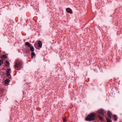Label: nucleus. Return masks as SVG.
Masks as SVG:
<instances>
[{"instance_id":"obj_1","label":"nucleus","mask_w":122,"mask_h":122,"mask_svg":"<svg viewBox=\"0 0 122 122\" xmlns=\"http://www.w3.org/2000/svg\"><path fill=\"white\" fill-rule=\"evenodd\" d=\"M14 66L15 70H19L22 67V63L21 61H18L15 63Z\"/></svg>"},{"instance_id":"obj_2","label":"nucleus","mask_w":122,"mask_h":122,"mask_svg":"<svg viewBox=\"0 0 122 122\" xmlns=\"http://www.w3.org/2000/svg\"><path fill=\"white\" fill-rule=\"evenodd\" d=\"M95 119V115L93 114L88 115L86 117V120L87 121H91L94 120Z\"/></svg>"},{"instance_id":"obj_3","label":"nucleus","mask_w":122,"mask_h":122,"mask_svg":"<svg viewBox=\"0 0 122 122\" xmlns=\"http://www.w3.org/2000/svg\"><path fill=\"white\" fill-rule=\"evenodd\" d=\"M97 113L100 115H103L105 113V111L103 110L100 109L97 112Z\"/></svg>"},{"instance_id":"obj_4","label":"nucleus","mask_w":122,"mask_h":122,"mask_svg":"<svg viewBox=\"0 0 122 122\" xmlns=\"http://www.w3.org/2000/svg\"><path fill=\"white\" fill-rule=\"evenodd\" d=\"M10 68H8L7 69L6 71V75L8 76H10Z\"/></svg>"},{"instance_id":"obj_5","label":"nucleus","mask_w":122,"mask_h":122,"mask_svg":"<svg viewBox=\"0 0 122 122\" xmlns=\"http://www.w3.org/2000/svg\"><path fill=\"white\" fill-rule=\"evenodd\" d=\"M66 11L68 13L70 14H72V10L69 8H67L66 9Z\"/></svg>"},{"instance_id":"obj_6","label":"nucleus","mask_w":122,"mask_h":122,"mask_svg":"<svg viewBox=\"0 0 122 122\" xmlns=\"http://www.w3.org/2000/svg\"><path fill=\"white\" fill-rule=\"evenodd\" d=\"M38 47L40 48H41L42 46V44L41 41H39L38 42Z\"/></svg>"},{"instance_id":"obj_7","label":"nucleus","mask_w":122,"mask_h":122,"mask_svg":"<svg viewBox=\"0 0 122 122\" xmlns=\"http://www.w3.org/2000/svg\"><path fill=\"white\" fill-rule=\"evenodd\" d=\"M107 115L108 117L110 118H111V116L112 115V113L110 111H108L107 112Z\"/></svg>"},{"instance_id":"obj_8","label":"nucleus","mask_w":122,"mask_h":122,"mask_svg":"<svg viewBox=\"0 0 122 122\" xmlns=\"http://www.w3.org/2000/svg\"><path fill=\"white\" fill-rule=\"evenodd\" d=\"M25 45L29 47H30L31 46V44L28 42H26L25 43Z\"/></svg>"},{"instance_id":"obj_9","label":"nucleus","mask_w":122,"mask_h":122,"mask_svg":"<svg viewBox=\"0 0 122 122\" xmlns=\"http://www.w3.org/2000/svg\"><path fill=\"white\" fill-rule=\"evenodd\" d=\"M30 47V51L32 52H33L34 51L33 47L32 46H31Z\"/></svg>"},{"instance_id":"obj_10","label":"nucleus","mask_w":122,"mask_h":122,"mask_svg":"<svg viewBox=\"0 0 122 122\" xmlns=\"http://www.w3.org/2000/svg\"><path fill=\"white\" fill-rule=\"evenodd\" d=\"M113 118L114 120L116 121H117L118 119L117 116L116 115H114L113 116Z\"/></svg>"},{"instance_id":"obj_11","label":"nucleus","mask_w":122,"mask_h":122,"mask_svg":"<svg viewBox=\"0 0 122 122\" xmlns=\"http://www.w3.org/2000/svg\"><path fill=\"white\" fill-rule=\"evenodd\" d=\"M10 81L9 79H7L4 81V83L5 84H7Z\"/></svg>"},{"instance_id":"obj_12","label":"nucleus","mask_w":122,"mask_h":122,"mask_svg":"<svg viewBox=\"0 0 122 122\" xmlns=\"http://www.w3.org/2000/svg\"><path fill=\"white\" fill-rule=\"evenodd\" d=\"M31 57L33 58L34 56H35V53L33 52H32L31 53Z\"/></svg>"},{"instance_id":"obj_13","label":"nucleus","mask_w":122,"mask_h":122,"mask_svg":"<svg viewBox=\"0 0 122 122\" xmlns=\"http://www.w3.org/2000/svg\"><path fill=\"white\" fill-rule=\"evenodd\" d=\"M6 63L8 64V65H6V66L7 67H9V65L10 64V63L8 61H6Z\"/></svg>"},{"instance_id":"obj_14","label":"nucleus","mask_w":122,"mask_h":122,"mask_svg":"<svg viewBox=\"0 0 122 122\" xmlns=\"http://www.w3.org/2000/svg\"><path fill=\"white\" fill-rule=\"evenodd\" d=\"M3 60H0V66H1V65L3 64Z\"/></svg>"},{"instance_id":"obj_15","label":"nucleus","mask_w":122,"mask_h":122,"mask_svg":"<svg viewBox=\"0 0 122 122\" xmlns=\"http://www.w3.org/2000/svg\"><path fill=\"white\" fill-rule=\"evenodd\" d=\"M99 119L101 121H103V119L102 118V117L99 116Z\"/></svg>"},{"instance_id":"obj_16","label":"nucleus","mask_w":122,"mask_h":122,"mask_svg":"<svg viewBox=\"0 0 122 122\" xmlns=\"http://www.w3.org/2000/svg\"><path fill=\"white\" fill-rule=\"evenodd\" d=\"M106 120L107 121V122H112L111 121L110 119L108 118H107Z\"/></svg>"},{"instance_id":"obj_17","label":"nucleus","mask_w":122,"mask_h":122,"mask_svg":"<svg viewBox=\"0 0 122 122\" xmlns=\"http://www.w3.org/2000/svg\"><path fill=\"white\" fill-rule=\"evenodd\" d=\"M2 57L3 58H7V56L6 55H3L2 56Z\"/></svg>"},{"instance_id":"obj_18","label":"nucleus","mask_w":122,"mask_h":122,"mask_svg":"<svg viewBox=\"0 0 122 122\" xmlns=\"http://www.w3.org/2000/svg\"><path fill=\"white\" fill-rule=\"evenodd\" d=\"M35 46L36 48L37 49H38V47L37 45V44H35Z\"/></svg>"},{"instance_id":"obj_19","label":"nucleus","mask_w":122,"mask_h":122,"mask_svg":"<svg viewBox=\"0 0 122 122\" xmlns=\"http://www.w3.org/2000/svg\"><path fill=\"white\" fill-rule=\"evenodd\" d=\"M63 121L64 122H65L66 121V119H65V118H63Z\"/></svg>"}]
</instances>
